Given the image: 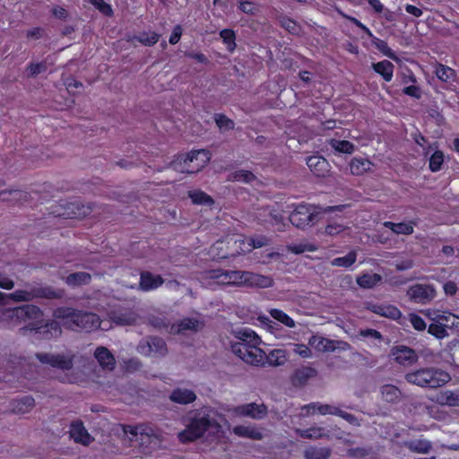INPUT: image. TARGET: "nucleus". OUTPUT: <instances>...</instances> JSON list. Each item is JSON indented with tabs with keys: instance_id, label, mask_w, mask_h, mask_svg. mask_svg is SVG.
<instances>
[{
	"instance_id": "f257e3e1",
	"label": "nucleus",
	"mask_w": 459,
	"mask_h": 459,
	"mask_svg": "<svg viewBox=\"0 0 459 459\" xmlns=\"http://www.w3.org/2000/svg\"><path fill=\"white\" fill-rule=\"evenodd\" d=\"M223 421L224 418L214 410H203L192 420L187 428L179 433V439L182 442H187L205 436L207 439L221 442L225 437L221 426Z\"/></svg>"
},
{
	"instance_id": "f03ea898",
	"label": "nucleus",
	"mask_w": 459,
	"mask_h": 459,
	"mask_svg": "<svg viewBox=\"0 0 459 459\" xmlns=\"http://www.w3.org/2000/svg\"><path fill=\"white\" fill-rule=\"evenodd\" d=\"M0 321L16 326L22 323L30 322L31 330L39 333H48L50 337L61 334V328L56 322L40 325L42 323V311L34 305H25L18 307H0Z\"/></svg>"
},
{
	"instance_id": "7ed1b4c3",
	"label": "nucleus",
	"mask_w": 459,
	"mask_h": 459,
	"mask_svg": "<svg viewBox=\"0 0 459 459\" xmlns=\"http://www.w3.org/2000/svg\"><path fill=\"white\" fill-rule=\"evenodd\" d=\"M54 316L72 330H84L87 332L98 329L100 326L99 316L94 313L83 312L71 307H59L54 312Z\"/></svg>"
},
{
	"instance_id": "20e7f679",
	"label": "nucleus",
	"mask_w": 459,
	"mask_h": 459,
	"mask_svg": "<svg viewBox=\"0 0 459 459\" xmlns=\"http://www.w3.org/2000/svg\"><path fill=\"white\" fill-rule=\"evenodd\" d=\"M405 379L408 383L421 387L436 388L446 384L451 377L446 371L434 368H425L407 373Z\"/></svg>"
},
{
	"instance_id": "39448f33",
	"label": "nucleus",
	"mask_w": 459,
	"mask_h": 459,
	"mask_svg": "<svg viewBox=\"0 0 459 459\" xmlns=\"http://www.w3.org/2000/svg\"><path fill=\"white\" fill-rule=\"evenodd\" d=\"M210 159L211 155L206 150L192 151L187 154L178 156L171 162V167L174 170L181 173H195L204 168Z\"/></svg>"
},
{
	"instance_id": "423d86ee",
	"label": "nucleus",
	"mask_w": 459,
	"mask_h": 459,
	"mask_svg": "<svg viewBox=\"0 0 459 459\" xmlns=\"http://www.w3.org/2000/svg\"><path fill=\"white\" fill-rule=\"evenodd\" d=\"M62 296L61 290L51 288H32L30 290H18L11 294L0 292V306H7L12 299L16 302L30 301L35 298L55 299Z\"/></svg>"
},
{
	"instance_id": "0eeeda50",
	"label": "nucleus",
	"mask_w": 459,
	"mask_h": 459,
	"mask_svg": "<svg viewBox=\"0 0 459 459\" xmlns=\"http://www.w3.org/2000/svg\"><path fill=\"white\" fill-rule=\"evenodd\" d=\"M229 273L231 285L268 288L273 284V280L270 277L251 272L229 271Z\"/></svg>"
},
{
	"instance_id": "6e6552de",
	"label": "nucleus",
	"mask_w": 459,
	"mask_h": 459,
	"mask_svg": "<svg viewBox=\"0 0 459 459\" xmlns=\"http://www.w3.org/2000/svg\"><path fill=\"white\" fill-rule=\"evenodd\" d=\"M316 413L321 415H338L343 419H345L351 424H357L356 418L347 412L342 411L339 407L329 405V404H321V403H310L307 404L301 409L300 415L302 417L314 415Z\"/></svg>"
},
{
	"instance_id": "1a4fd4ad",
	"label": "nucleus",
	"mask_w": 459,
	"mask_h": 459,
	"mask_svg": "<svg viewBox=\"0 0 459 459\" xmlns=\"http://www.w3.org/2000/svg\"><path fill=\"white\" fill-rule=\"evenodd\" d=\"M231 351L240 359L250 365L259 366L263 365L265 361V352L259 345H231Z\"/></svg>"
},
{
	"instance_id": "9d476101",
	"label": "nucleus",
	"mask_w": 459,
	"mask_h": 459,
	"mask_svg": "<svg viewBox=\"0 0 459 459\" xmlns=\"http://www.w3.org/2000/svg\"><path fill=\"white\" fill-rule=\"evenodd\" d=\"M137 351L144 356L162 357L167 353V347L162 339L152 337L142 341L137 347Z\"/></svg>"
},
{
	"instance_id": "9b49d317",
	"label": "nucleus",
	"mask_w": 459,
	"mask_h": 459,
	"mask_svg": "<svg viewBox=\"0 0 459 459\" xmlns=\"http://www.w3.org/2000/svg\"><path fill=\"white\" fill-rule=\"evenodd\" d=\"M229 412L234 417H248L255 420L263 419L266 413V407L263 403H247L238 405L231 410Z\"/></svg>"
},
{
	"instance_id": "f8f14e48",
	"label": "nucleus",
	"mask_w": 459,
	"mask_h": 459,
	"mask_svg": "<svg viewBox=\"0 0 459 459\" xmlns=\"http://www.w3.org/2000/svg\"><path fill=\"white\" fill-rule=\"evenodd\" d=\"M37 358L43 364H48L53 368L62 370H70L73 368V355L66 354H52L39 353Z\"/></svg>"
},
{
	"instance_id": "ddd939ff",
	"label": "nucleus",
	"mask_w": 459,
	"mask_h": 459,
	"mask_svg": "<svg viewBox=\"0 0 459 459\" xmlns=\"http://www.w3.org/2000/svg\"><path fill=\"white\" fill-rule=\"evenodd\" d=\"M407 295L414 302L426 304L435 298L436 290L430 285L415 284L408 289Z\"/></svg>"
},
{
	"instance_id": "4468645a",
	"label": "nucleus",
	"mask_w": 459,
	"mask_h": 459,
	"mask_svg": "<svg viewBox=\"0 0 459 459\" xmlns=\"http://www.w3.org/2000/svg\"><path fill=\"white\" fill-rule=\"evenodd\" d=\"M316 214L310 206L299 205L290 215V221L297 228H304L310 225Z\"/></svg>"
},
{
	"instance_id": "2eb2a0df",
	"label": "nucleus",
	"mask_w": 459,
	"mask_h": 459,
	"mask_svg": "<svg viewBox=\"0 0 459 459\" xmlns=\"http://www.w3.org/2000/svg\"><path fill=\"white\" fill-rule=\"evenodd\" d=\"M338 344H342V349L343 350L349 348V344L346 342H336L319 334H313L308 339V345L319 352L333 351L339 347Z\"/></svg>"
},
{
	"instance_id": "dca6fc26",
	"label": "nucleus",
	"mask_w": 459,
	"mask_h": 459,
	"mask_svg": "<svg viewBox=\"0 0 459 459\" xmlns=\"http://www.w3.org/2000/svg\"><path fill=\"white\" fill-rule=\"evenodd\" d=\"M392 359L402 366H411L415 363L418 357L415 351L406 346H396L391 350Z\"/></svg>"
},
{
	"instance_id": "f3484780",
	"label": "nucleus",
	"mask_w": 459,
	"mask_h": 459,
	"mask_svg": "<svg viewBox=\"0 0 459 459\" xmlns=\"http://www.w3.org/2000/svg\"><path fill=\"white\" fill-rule=\"evenodd\" d=\"M124 432L129 434L132 438H135L143 445L150 443L155 446L158 444L157 438L151 435L152 429H148L143 426H126L124 428Z\"/></svg>"
},
{
	"instance_id": "a211bd4d",
	"label": "nucleus",
	"mask_w": 459,
	"mask_h": 459,
	"mask_svg": "<svg viewBox=\"0 0 459 459\" xmlns=\"http://www.w3.org/2000/svg\"><path fill=\"white\" fill-rule=\"evenodd\" d=\"M225 239L230 256H235L247 252V250L243 249L247 246L245 236L234 233L228 235Z\"/></svg>"
},
{
	"instance_id": "6ab92c4d",
	"label": "nucleus",
	"mask_w": 459,
	"mask_h": 459,
	"mask_svg": "<svg viewBox=\"0 0 459 459\" xmlns=\"http://www.w3.org/2000/svg\"><path fill=\"white\" fill-rule=\"evenodd\" d=\"M237 342L231 345L253 346L262 343L261 338L250 328H243L236 332Z\"/></svg>"
},
{
	"instance_id": "aec40b11",
	"label": "nucleus",
	"mask_w": 459,
	"mask_h": 459,
	"mask_svg": "<svg viewBox=\"0 0 459 459\" xmlns=\"http://www.w3.org/2000/svg\"><path fill=\"white\" fill-rule=\"evenodd\" d=\"M232 433L238 437L249 438L253 440H260L264 437L262 429L254 425L235 426L232 429Z\"/></svg>"
},
{
	"instance_id": "412c9836",
	"label": "nucleus",
	"mask_w": 459,
	"mask_h": 459,
	"mask_svg": "<svg viewBox=\"0 0 459 459\" xmlns=\"http://www.w3.org/2000/svg\"><path fill=\"white\" fill-rule=\"evenodd\" d=\"M310 170L317 177H325L330 170L328 161L321 156H310L307 160Z\"/></svg>"
},
{
	"instance_id": "4be33fe9",
	"label": "nucleus",
	"mask_w": 459,
	"mask_h": 459,
	"mask_svg": "<svg viewBox=\"0 0 459 459\" xmlns=\"http://www.w3.org/2000/svg\"><path fill=\"white\" fill-rule=\"evenodd\" d=\"M94 357L103 369L111 371L115 368V358L107 348L98 347L94 352Z\"/></svg>"
},
{
	"instance_id": "5701e85b",
	"label": "nucleus",
	"mask_w": 459,
	"mask_h": 459,
	"mask_svg": "<svg viewBox=\"0 0 459 459\" xmlns=\"http://www.w3.org/2000/svg\"><path fill=\"white\" fill-rule=\"evenodd\" d=\"M70 436L75 442L84 446L89 445L92 440L82 423L79 421L71 424Z\"/></svg>"
},
{
	"instance_id": "b1692460",
	"label": "nucleus",
	"mask_w": 459,
	"mask_h": 459,
	"mask_svg": "<svg viewBox=\"0 0 459 459\" xmlns=\"http://www.w3.org/2000/svg\"><path fill=\"white\" fill-rule=\"evenodd\" d=\"M368 309L373 313L391 319H397L401 316L400 310L389 304H372Z\"/></svg>"
},
{
	"instance_id": "393cba45",
	"label": "nucleus",
	"mask_w": 459,
	"mask_h": 459,
	"mask_svg": "<svg viewBox=\"0 0 459 459\" xmlns=\"http://www.w3.org/2000/svg\"><path fill=\"white\" fill-rule=\"evenodd\" d=\"M162 283L163 280L160 275H154L148 272L141 274L140 287L144 291L155 290Z\"/></svg>"
},
{
	"instance_id": "a878e982",
	"label": "nucleus",
	"mask_w": 459,
	"mask_h": 459,
	"mask_svg": "<svg viewBox=\"0 0 459 459\" xmlns=\"http://www.w3.org/2000/svg\"><path fill=\"white\" fill-rule=\"evenodd\" d=\"M372 69L385 82H391L394 76V65L388 60L372 64Z\"/></svg>"
},
{
	"instance_id": "bb28decb",
	"label": "nucleus",
	"mask_w": 459,
	"mask_h": 459,
	"mask_svg": "<svg viewBox=\"0 0 459 459\" xmlns=\"http://www.w3.org/2000/svg\"><path fill=\"white\" fill-rule=\"evenodd\" d=\"M440 405L459 406V391H446L436 394L433 399Z\"/></svg>"
},
{
	"instance_id": "cd10ccee",
	"label": "nucleus",
	"mask_w": 459,
	"mask_h": 459,
	"mask_svg": "<svg viewBox=\"0 0 459 459\" xmlns=\"http://www.w3.org/2000/svg\"><path fill=\"white\" fill-rule=\"evenodd\" d=\"M195 398V394L186 388H177L170 394L171 401L182 404L192 403Z\"/></svg>"
},
{
	"instance_id": "c85d7f7f",
	"label": "nucleus",
	"mask_w": 459,
	"mask_h": 459,
	"mask_svg": "<svg viewBox=\"0 0 459 459\" xmlns=\"http://www.w3.org/2000/svg\"><path fill=\"white\" fill-rule=\"evenodd\" d=\"M288 352L283 349H275L265 354V360L270 366H282L288 361Z\"/></svg>"
},
{
	"instance_id": "c756f323",
	"label": "nucleus",
	"mask_w": 459,
	"mask_h": 459,
	"mask_svg": "<svg viewBox=\"0 0 459 459\" xmlns=\"http://www.w3.org/2000/svg\"><path fill=\"white\" fill-rule=\"evenodd\" d=\"M372 163L365 158L355 157L350 163V169L353 175H362L371 169Z\"/></svg>"
},
{
	"instance_id": "7c9ffc66",
	"label": "nucleus",
	"mask_w": 459,
	"mask_h": 459,
	"mask_svg": "<svg viewBox=\"0 0 459 459\" xmlns=\"http://www.w3.org/2000/svg\"><path fill=\"white\" fill-rule=\"evenodd\" d=\"M382 280L380 274L374 273H363L357 278V283L359 287L364 289H371L377 285Z\"/></svg>"
},
{
	"instance_id": "2f4dec72",
	"label": "nucleus",
	"mask_w": 459,
	"mask_h": 459,
	"mask_svg": "<svg viewBox=\"0 0 459 459\" xmlns=\"http://www.w3.org/2000/svg\"><path fill=\"white\" fill-rule=\"evenodd\" d=\"M383 226L390 229L394 234H403V235H411L413 232V223L412 222H400L394 223L392 221H385Z\"/></svg>"
},
{
	"instance_id": "473e14b6",
	"label": "nucleus",
	"mask_w": 459,
	"mask_h": 459,
	"mask_svg": "<svg viewBox=\"0 0 459 459\" xmlns=\"http://www.w3.org/2000/svg\"><path fill=\"white\" fill-rule=\"evenodd\" d=\"M203 325L202 322L195 318H184L178 325L172 326V331L178 333L186 330L197 331Z\"/></svg>"
},
{
	"instance_id": "72a5a7b5",
	"label": "nucleus",
	"mask_w": 459,
	"mask_h": 459,
	"mask_svg": "<svg viewBox=\"0 0 459 459\" xmlns=\"http://www.w3.org/2000/svg\"><path fill=\"white\" fill-rule=\"evenodd\" d=\"M209 254L212 259H224L230 256L229 250L227 249L226 239H221L214 243L210 250Z\"/></svg>"
},
{
	"instance_id": "f704fd0d",
	"label": "nucleus",
	"mask_w": 459,
	"mask_h": 459,
	"mask_svg": "<svg viewBox=\"0 0 459 459\" xmlns=\"http://www.w3.org/2000/svg\"><path fill=\"white\" fill-rule=\"evenodd\" d=\"M269 314L273 319L282 324L286 327L294 328L296 326L295 321L281 309L272 308L269 310Z\"/></svg>"
},
{
	"instance_id": "c9c22d12",
	"label": "nucleus",
	"mask_w": 459,
	"mask_h": 459,
	"mask_svg": "<svg viewBox=\"0 0 459 459\" xmlns=\"http://www.w3.org/2000/svg\"><path fill=\"white\" fill-rule=\"evenodd\" d=\"M206 278L213 280L218 284L230 285L229 271L212 270L205 273Z\"/></svg>"
},
{
	"instance_id": "e433bc0d",
	"label": "nucleus",
	"mask_w": 459,
	"mask_h": 459,
	"mask_svg": "<svg viewBox=\"0 0 459 459\" xmlns=\"http://www.w3.org/2000/svg\"><path fill=\"white\" fill-rule=\"evenodd\" d=\"M91 275L84 272L71 273L65 279V282L73 287L87 284L91 281Z\"/></svg>"
},
{
	"instance_id": "4c0bfd02",
	"label": "nucleus",
	"mask_w": 459,
	"mask_h": 459,
	"mask_svg": "<svg viewBox=\"0 0 459 459\" xmlns=\"http://www.w3.org/2000/svg\"><path fill=\"white\" fill-rule=\"evenodd\" d=\"M297 432L303 438L317 439L327 436V431L319 427H313L307 429H297Z\"/></svg>"
},
{
	"instance_id": "58836bf2",
	"label": "nucleus",
	"mask_w": 459,
	"mask_h": 459,
	"mask_svg": "<svg viewBox=\"0 0 459 459\" xmlns=\"http://www.w3.org/2000/svg\"><path fill=\"white\" fill-rule=\"evenodd\" d=\"M357 259V252L352 250L349 252L345 256L337 257L331 261V264L333 266L338 267H350L351 266Z\"/></svg>"
},
{
	"instance_id": "ea45409f",
	"label": "nucleus",
	"mask_w": 459,
	"mask_h": 459,
	"mask_svg": "<svg viewBox=\"0 0 459 459\" xmlns=\"http://www.w3.org/2000/svg\"><path fill=\"white\" fill-rule=\"evenodd\" d=\"M381 396L388 403L395 402L400 396L399 389L393 385H385L381 387Z\"/></svg>"
},
{
	"instance_id": "a19ab883",
	"label": "nucleus",
	"mask_w": 459,
	"mask_h": 459,
	"mask_svg": "<svg viewBox=\"0 0 459 459\" xmlns=\"http://www.w3.org/2000/svg\"><path fill=\"white\" fill-rule=\"evenodd\" d=\"M330 145L333 149H334L337 152L340 153H347L351 154L354 152V145L349 141H341L336 139H332L330 141Z\"/></svg>"
},
{
	"instance_id": "79ce46f5",
	"label": "nucleus",
	"mask_w": 459,
	"mask_h": 459,
	"mask_svg": "<svg viewBox=\"0 0 459 459\" xmlns=\"http://www.w3.org/2000/svg\"><path fill=\"white\" fill-rule=\"evenodd\" d=\"M429 333L435 336L437 339H443L447 336L446 321H440L432 323L428 328Z\"/></svg>"
},
{
	"instance_id": "37998d69",
	"label": "nucleus",
	"mask_w": 459,
	"mask_h": 459,
	"mask_svg": "<svg viewBox=\"0 0 459 459\" xmlns=\"http://www.w3.org/2000/svg\"><path fill=\"white\" fill-rule=\"evenodd\" d=\"M437 77L443 82H449L455 79V71L444 65H437L435 70Z\"/></svg>"
},
{
	"instance_id": "c03bdc74",
	"label": "nucleus",
	"mask_w": 459,
	"mask_h": 459,
	"mask_svg": "<svg viewBox=\"0 0 459 459\" xmlns=\"http://www.w3.org/2000/svg\"><path fill=\"white\" fill-rule=\"evenodd\" d=\"M407 446L410 450L421 453V454H427L431 448V445L428 440L425 439H418V440H412L407 443Z\"/></svg>"
},
{
	"instance_id": "a18cd8bd",
	"label": "nucleus",
	"mask_w": 459,
	"mask_h": 459,
	"mask_svg": "<svg viewBox=\"0 0 459 459\" xmlns=\"http://www.w3.org/2000/svg\"><path fill=\"white\" fill-rule=\"evenodd\" d=\"M34 405V399L30 396H26L16 402L13 410L18 413H26L30 411Z\"/></svg>"
},
{
	"instance_id": "49530a36",
	"label": "nucleus",
	"mask_w": 459,
	"mask_h": 459,
	"mask_svg": "<svg viewBox=\"0 0 459 459\" xmlns=\"http://www.w3.org/2000/svg\"><path fill=\"white\" fill-rule=\"evenodd\" d=\"M444 163V153L439 150H436L429 158V169L432 172H437L441 169L442 164Z\"/></svg>"
},
{
	"instance_id": "de8ad7c7",
	"label": "nucleus",
	"mask_w": 459,
	"mask_h": 459,
	"mask_svg": "<svg viewBox=\"0 0 459 459\" xmlns=\"http://www.w3.org/2000/svg\"><path fill=\"white\" fill-rule=\"evenodd\" d=\"M288 250L290 251L293 254H302L305 252H313L317 249L316 246L314 244H310L307 242L299 243V244H292L289 245L287 247Z\"/></svg>"
},
{
	"instance_id": "09e8293b",
	"label": "nucleus",
	"mask_w": 459,
	"mask_h": 459,
	"mask_svg": "<svg viewBox=\"0 0 459 459\" xmlns=\"http://www.w3.org/2000/svg\"><path fill=\"white\" fill-rule=\"evenodd\" d=\"M376 48L385 56L391 58L394 61L398 62L399 57L396 54L388 47L387 43L382 39H376L374 41Z\"/></svg>"
},
{
	"instance_id": "8fccbe9b",
	"label": "nucleus",
	"mask_w": 459,
	"mask_h": 459,
	"mask_svg": "<svg viewBox=\"0 0 459 459\" xmlns=\"http://www.w3.org/2000/svg\"><path fill=\"white\" fill-rule=\"evenodd\" d=\"M189 197L195 204L211 205L212 204V198L203 191L189 192Z\"/></svg>"
},
{
	"instance_id": "3c124183",
	"label": "nucleus",
	"mask_w": 459,
	"mask_h": 459,
	"mask_svg": "<svg viewBox=\"0 0 459 459\" xmlns=\"http://www.w3.org/2000/svg\"><path fill=\"white\" fill-rule=\"evenodd\" d=\"M247 246L243 248L244 250H247L250 252L254 248L262 247L268 243V239L264 236H257L255 238H246Z\"/></svg>"
},
{
	"instance_id": "603ef678",
	"label": "nucleus",
	"mask_w": 459,
	"mask_h": 459,
	"mask_svg": "<svg viewBox=\"0 0 459 459\" xmlns=\"http://www.w3.org/2000/svg\"><path fill=\"white\" fill-rule=\"evenodd\" d=\"M160 35L154 31L143 32L137 37L139 42L145 46H152L158 42Z\"/></svg>"
},
{
	"instance_id": "864d4df0",
	"label": "nucleus",
	"mask_w": 459,
	"mask_h": 459,
	"mask_svg": "<svg viewBox=\"0 0 459 459\" xmlns=\"http://www.w3.org/2000/svg\"><path fill=\"white\" fill-rule=\"evenodd\" d=\"M293 347V352L303 358V359H309L312 357V350L309 345L303 344V343H294L292 344Z\"/></svg>"
},
{
	"instance_id": "5fc2aeb1",
	"label": "nucleus",
	"mask_w": 459,
	"mask_h": 459,
	"mask_svg": "<svg viewBox=\"0 0 459 459\" xmlns=\"http://www.w3.org/2000/svg\"><path fill=\"white\" fill-rule=\"evenodd\" d=\"M26 195H27L26 193H23V192H22L20 190H12V191H9L8 193L7 192H2L1 195H0V198L3 201L20 202L23 198H25Z\"/></svg>"
},
{
	"instance_id": "6e6d98bb",
	"label": "nucleus",
	"mask_w": 459,
	"mask_h": 459,
	"mask_svg": "<svg viewBox=\"0 0 459 459\" xmlns=\"http://www.w3.org/2000/svg\"><path fill=\"white\" fill-rule=\"evenodd\" d=\"M263 214H268L270 217L269 222L275 226L277 230L281 231L283 230L284 223L282 221V217L281 215L273 214L269 212L267 210H263ZM262 222L268 221L267 219L261 220Z\"/></svg>"
},
{
	"instance_id": "4d7b16f0",
	"label": "nucleus",
	"mask_w": 459,
	"mask_h": 459,
	"mask_svg": "<svg viewBox=\"0 0 459 459\" xmlns=\"http://www.w3.org/2000/svg\"><path fill=\"white\" fill-rule=\"evenodd\" d=\"M223 41L227 44L229 50L232 51L235 48V34L234 31L229 29L222 30L220 33Z\"/></svg>"
},
{
	"instance_id": "13d9d810",
	"label": "nucleus",
	"mask_w": 459,
	"mask_h": 459,
	"mask_svg": "<svg viewBox=\"0 0 459 459\" xmlns=\"http://www.w3.org/2000/svg\"><path fill=\"white\" fill-rule=\"evenodd\" d=\"M429 319L433 321V323H437L440 321H445L447 312H441L438 310L433 309H426L421 311Z\"/></svg>"
},
{
	"instance_id": "bf43d9fd",
	"label": "nucleus",
	"mask_w": 459,
	"mask_h": 459,
	"mask_svg": "<svg viewBox=\"0 0 459 459\" xmlns=\"http://www.w3.org/2000/svg\"><path fill=\"white\" fill-rule=\"evenodd\" d=\"M232 179L239 182L250 183L255 176L248 170H238L232 174Z\"/></svg>"
},
{
	"instance_id": "052dcab7",
	"label": "nucleus",
	"mask_w": 459,
	"mask_h": 459,
	"mask_svg": "<svg viewBox=\"0 0 459 459\" xmlns=\"http://www.w3.org/2000/svg\"><path fill=\"white\" fill-rule=\"evenodd\" d=\"M409 321L413 328L417 331H423L427 327L425 321L420 316L414 313L409 315Z\"/></svg>"
},
{
	"instance_id": "680f3d73",
	"label": "nucleus",
	"mask_w": 459,
	"mask_h": 459,
	"mask_svg": "<svg viewBox=\"0 0 459 459\" xmlns=\"http://www.w3.org/2000/svg\"><path fill=\"white\" fill-rule=\"evenodd\" d=\"M307 459H325L328 456V452L324 449L310 448L305 453Z\"/></svg>"
},
{
	"instance_id": "e2e57ef3",
	"label": "nucleus",
	"mask_w": 459,
	"mask_h": 459,
	"mask_svg": "<svg viewBox=\"0 0 459 459\" xmlns=\"http://www.w3.org/2000/svg\"><path fill=\"white\" fill-rule=\"evenodd\" d=\"M217 126L221 130H229L234 126V123L232 120L228 118L224 115H217L215 118Z\"/></svg>"
},
{
	"instance_id": "0e129e2a",
	"label": "nucleus",
	"mask_w": 459,
	"mask_h": 459,
	"mask_svg": "<svg viewBox=\"0 0 459 459\" xmlns=\"http://www.w3.org/2000/svg\"><path fill=\"white\" fill-rule=\"evenodd\" d=\"M345 229H346V227L343 226L342 224L332 222V223L327 224V226L325 227V233L329 236H336V235L340 234L341 232H342Z\"/></svg>"
},
{
	"instance_id": "69168bd1",
	"label": "nucleus",
	"mask_w": 459,
	"mask_h": 459,
	"mask_svg": "<svg viewBox=\"0 0 459 459\" xmlns=\"http://www.w3.org/2000/svg\"><path fill=\"white\" fill-rule=\"evenodd\" d=\"M51 13L55 18L62 20V21H66L69 16L67 9L65 7L60 6V5L53 6Z\"/></svg>"
},
{
	"instance_id": "338daca9",
	"label": "nucleus",
	"mask_w": 459,
	"mask_h": 459,
	"mask_svg": "<svg viewBox=\"0 0 459 459\" xmlns=\"http://www.w3.org/2000/svg\"><path fill=\"white\" fill-rule=\"evenodd\" d=\"M445 321L446 328H452L459 331V316L447 312Z\"/></svg>"
},
{
	"instance_id": "774afa93",
	"label": "nucleus",
	"mask_w": 459,
	"mask_h": 459,
	"mask_svg": "<svg viewBox=\"0 0 459 459\" xmlns=\"http://www.w3.org/2000/svg\"><path fill=\"white\" fill-rule=\"evenodd\" d=\"M92 3L94 6L104 14L110 15L112 13L111 6L108 4L105 3L104 0H93Z\"/></svg>"
}]
</instances>
